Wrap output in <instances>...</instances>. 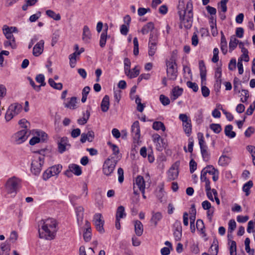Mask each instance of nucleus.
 <instances>
[{"label": "nucleus", "mask_w": 255, "mask_h": 255, "mask_svg": "<svg viewBox=\"0 0 255 255\" xmlns=\"http://www.w3.org/2000/svg\"><path fill=\"white\" fill-rule=\"evenodd\" d=\"M3 45L5 47L10 46L12 49H15L16 47V44L15 41H12L11 40H7L4 41Z\"/></svg>", "instance_id": "54"}, {"label": "nucleus", "mask_w": 255, "mask_h": 255, "mask_svg": "<svg viewBox=\"0 0 255 255\" xmlns=\"http://www.w3.org/2000/svg\"><path fill=\"white\" fill-rule=\"evenodd\" d=\"M95 137L94 132L91 130L89 131L87 133H83L81 135L80 141L82 143L85 142L87 140L89 142L93 141Z\"/></svg>", "instance_id": "17"}, {"label": "nucleus", "mask_w": 255, "mask_h": 255, "mask_svg": "<svg viewBox=\"0 0 255 255\" xmlns=\"http://www.w3.org/2000/svg\"><path fill=\"white\" fill-rule=\"evenodd\" d=\"M173 235L176 241H180L182 237V226L180 221L176 220L173 224Z\"/></svg>", "instance_id": "13"}, {"label": "nucleus", "mask_w": 255, "mask_h": 255, "mask_svg": "<svg viewBox=\"0 0 255 255\" xmlns=\"http://www.w3.org/2000/svg\"><path fill=\"white\" fill-rule=\"evenodd\" d=\"M27 133L28 131L25 129H22L15 133L13 136L15 143L16 144H21L25 141L28 136Z\"/></svg>", "instance_id": "10"}, {"label": "nucleus", "mask_w": 255, "mask_h": 255, "mask_svg": "<svg viewBox=\"0 0 255 255\" xmlns=\"http://www.w3.org/2000/svg\"><path fill=\"white\" fill-rule=\"evenodd\" d=\"M44 40H41L33 47L32 54L34 56L37 57L41 55L44 50Z\"/></svg>", "instance_id": "14"}, {"label": "nucleus", "mask_w": 255, "mask_h": 255, "mask_svg": "<svg viewBox=\"0 0 255 255\" xmlns=\"http://www.w3.org/2000/svg\"><path fill=\"white\" fill-rule=\"evenodd\" d=\"M48 83L50 85L51 87L57 90H61L63 87L62 84L61 83H56L55 82L54 80L52 78H50L48 80Z\"/></svg>", "instance_id": "39"}, {"label": "nucleus", "mask_w": 255, "mask_h": 255, "mask_svg": "<svg viewBox=\"0 0 255 255\" xmlns=\"http://www.w3.org/2000/svg\"><path fill=\"white\" fill-rule=\"evenodd\" d=\"M27 79L29 81L30 85L36 91L39 92L40 90V86L36 85L33 80L30 77H28Z\"/></svg>", "instance_id": "62"}, {"label": "nucleus", "mask_w": 255, "mask_h": 255, "mask_svg": "<svg viewBox=\"0 0 255 255\" xmlns=\"http://www.w3.org/2000/svg\"><path fill=\"white\" fill-rule=\"evenodd\" d=\"M41 13L38 11L36 14L31 15L29 17V21L31 22L36 21L41 16Z\"/></svg>", "instance_id": "61"}, {"label": "nucleus", "mask_w": 255, "mask_h": 255, "mask_svg": "<svg viewBox=\"0 0 255 255\" xmlns=\"http://www.w3.org/2000/svg\"><path fill=\"white\" fill-rule=\"evenodd\" d=\"M49 169L50 170V172H51L54 176L57 175L60 172L62 169V166L60 165H54L49 168Z\"/></svg>", "instance_id": "44"}, {"label": "nucleus", "mask_w": 255, "mask_h": 255, "mask_svg": "<svg viewBox=\"0 0 255 255\" xmlns=\"http://www.w3.org/2000/svg\"><path fill=\"white\" fill-rule=\"evenodd\" d=\"M152 128L156 130L161 129L163 131L166 129L164 124L161 122H154L152 125Z\"/></svg>", "instance_id": "36"}, {"label": "nucleus", "mask_w": 255, "mask_h": 255, "mask_svg": "<svg viewBox=\"0 0 255 255\" xmlns=\"http://www.w3.org/2000/svg\"><path fill=\"white\" fill-rule=\"evenodd\" d=\"M199 144L203 160L206 162L208 161L210 159V153L207 150L208 147L205 144L203 135L199 139Z\"/></svg>", "instance_id": "7"}, {"label": "nucleus", "mask_w": 255, "mask_h": 255, "mask_svg": "<svg viewBox=\"0 0 255 255\" xmlns=\"http://www.w3.org/2000/svg\"><path fill=\"white\" fill-rule=\"evenodd\" d=\"M183 91V89L180 88L179 86H176L173 88L172 90L171 99L173 101L175 100L182 94Z\"/></svg>", "instance_id": "23"}, {"label": "nucleus", "mask_w": 255, "mask_h": 255, "mask_svg": "<svg viewBox=\"0 0 255 255\" xmlns=\"http://www.w3.org/2000/svg\"><path fill=\"white\" fill-rule=\"evenodd\" d=\"M35 80L37 82L40 83V87L41 86H44L46 85L44 76L42 74L37 75L35 78Z\"/></svg>", "instance_id": "49"}, {"label": "nucleus", "mask_w": 255, "mask_h": 255, "mask_svg": "<svg viewBox=\"0 0 255 255\" xmlns=\"http://www.w3.org/2000/svg\"><path fill=\"white\" fill-rule=\"evenodd\" d=\"M253 186V182L252 180H250L246 183L243 187V191L246 193L247 196L250 194V189Z\"/></svg>", "instance_id": "34"}, {"label": "nucleus", "mask_w": 255, "mask_h": 255, "mask_svg": "<svg viewBox=\"0 0 255 255\" xmlns=\"http://www.w3.org/2000/svg\"><path fill=\"white\" fill-rule=\"evenodd\" d=\"M44 157L39 156L37 159L32 160L31 164V171L34 175L37 176L40 173L44 164Z\"/></svg>", "instance_id": "6"}, {"label": "nucleus", "mask_w": 255, "mask_h": 255, "mask_svg": "<svg viewBox=\"0 0 255 255\" xmlns=\"http://www.w3.org/2000/svg\"><path fill=\"white\" fill-rule=\"evenodd\" d=\"M105 26L106 28L101 33L100 39V46L102 48L105 46L107 38V31L108 30V24L107 23L105 24Z\"/></svg>", "instance_id": "18"}, {"label": "nucleus", "mask_w": 255, "mask_h": 255, "mask_svg": "<svg viewBox=\"0 0 255 255\" xmlns=\"http://www.w3.org/2000/svg\"><path fill=\"white\" fill-rule=\"evenodd\" d=\"M8 108L12 113L15 116L18 115L22 110V106L21 104L15 103L11 104Z\"/></svg>", "instance_id": "22"}, {"label": "nucleus", "mask_w": 255, "mask_h": 255, "mask_svg": "<svg viewBox=\"0 0 255 255\" xmlns=\"http://www.w3.org/2000/svg\"><path fill=\"white\" fill-rule=\"evenodd\" d=\"M76 97H73L70 99V100L67 103H64V106L65 108L73 110L76 109L77 108L76 105Z\"/></svg>", "instance_id": "32"}, {"label": "nucleus", "mask_w": 255, "mask_h": 255, "mask_svg": "<svg viewBox=\"0 0 255 255\" xmlns=\"http://www.w3.org/2000/svg\"><path fill=\"white\" fill-rule=\"evenodd\" d=\"M230 162V158L226 155H222L219 159V164L224 166L227 165Z\"/></svg>", "instance_id": "41"}, {"label": "nucleus", "mask_w": 255, "mask_h": 255, "mask_svg": "<svg viewBox=\"0 0 255 255\" xmlns=\"http://www.w3.org/2000/svg\"><path fill=\"white\" fill-rule=\"evenodd\" d=\"M41 228L38 230L39 237L41 239L48 240L55 238L56 233L58 231L56 221L52 218L42 220L39 223Z\"/></svg>", "instance_id": "1"}, {"label": "nucleus", "mask_w": 255, "mask_h": 255, "mask_svg": "<svg viewBox=\"0 0 255 255\" xmlns=\"http://www.w3.org/2000/svg\"><path fill=\"white\" fill-rule=\"evenodd\" d=\"M184 130L187 136H189L192 131V125L191 120L185 123H183Z\"/></svg>", "instance_id": "35"}, {"label": "nucleus", "mask_w": 255, "mask_h": 255, "mask_svg": "<svg viewBox=\"0 0 255 255\" xmlns=\"http://www.w3.org/2000/svg\"><path fill=\"white\" fill-rule=\"evenodd\" d=\"M237 245L236 243L234 241L231 242L230 247V255H237Z\"/></svg>", "instance_id": "47"}, {"label": "nucleus", "mask_w": 255, "mask_h": 255, "mask_svg": "<svg viewBox=\"0 0 255 255\" xmlns=\"http://www.w3.org/2000/svg\"><path fill=\"white\" fill-rule=\"evenodd\" d=\"M110 106V98L108 95H105L101 102V110L103 112H107L109 109Z\"/></svg>", "instance_id": "19"}, {"label": "nucleus", "mask_w": 255, "mask_h": 255, "mask_svg": "<svg viewBox=\"0 0 255 255\" xmlns=\"http://www.w3.org/2000/svg\"><path fill=\"white\" fill-rule=\"evenodd\" d=\"M10 247L9 245L6 243H2L0 247V255H9Z\"/></svg>", "instance_id": "30"}, {"label": "nucleus", "mask_w": 255, "mask_h": 255, "mask_svg": "<svg viewBox=\"0 0 255 255\" xmlns=\"http://www.w3.org/2000/svg\"><path fill=\"white\" fill-rule=\"evenodd\" d=\"M148 53L149 56H153L156 53L157 49V44H148Z\"/></svg>", "instance_id": "42"}, {"label": "nucleus", "mask_w": 255, "mask_h": 255, "mask_svg": "<svg viewBox=\"0 0 255 255\" xmlns=\"http://www.w3.org/2000/svg\"><path fill=\"white\" fill-rule=\"evenodd\" d=\"M90 116V112L88 110L86 111V114H84V116L82 118L78 120L77 122L79 125H83L85 124L88 120Z\"/></svg>", "instance_id": "40"}, {"label": "nucleus", "mask_w": 255, "mask_h": 255, "mask_svg": "<svg viewBox=\"0 0 255 255\" xmlns=\"http://www.w3.org/2000/svg\"><path fill=\"white\" fill-rule=\"evenodd\" d=\"M184 10H185L186 14H193V4L191 0H189L187 2L186 4V9Z\"/></svg>", "instance_id": "55"}, {"label": "nucleus", "mask_w": 255, "mask_h": 255, "mask_svg": "<svg viewBox=\"0 0 255 255\" xmlns=\"http://www.w3.org/2000/svg\"><path fill=\"white\" fill-rule=\"evenodd\" d=\"M3 32L7 39L11 40L13 41H15L13 34L9 30V27L4 25L3 27Z\"/></svg>", "instance_id": "31"}, {"label": "nucleus", "mask_w": 255, "mask_h": 255, "mask_svg": "<svg viewBox=\"0 0 255 255\" xmlns=\"http://www.w3.org/2000/svg\"><path fill=\"white\" fill-rule=\"evenodd\" d=\"M131 135L132 136L134 142H138L140 136V127L138 121H135L132 124L131 127Z\"/></svg>", "instance_id": "11"}, {"label": "nucleus", "mask_w": 255, "mask_h": 255, "mask_svg": "<svg viewBox=\"0 0 255 255\" xmlns=\"http://www.w3.org/2000/svg\"><path fill=\"white\" fill-rule=\"evenodd\" d=\"M199 66L202 85H203L204 83L205 84L206 80V69L204 62L203 60L199 61Z\"/></svg>", "instance_id": "16"}, {"label": "nucleus", "mask_w": 255, "mask_h": 255, "mask_svg": "<svg viewBox=\"0 0 255 255\" xmlns=\"http://www.w3.org/2000/svg\"><path fill=\"white\" fill-rule=\"evenodd\" d=\"M71 145L69 143V140L67 137H61L58 141V149L60 153H63L68 148L70 147Z\"/></svg>", "instance_id": "12"}, {"label": "nucleus", "mask_w": 255, "mask_h": 255, "mask_svg": "<svg viewBox=\"0 0 255 255\" xmlns=\"http://www.w3.org/2000/svg\"><path fill=\"white\" fill-rule=\"evenodd\" d=\"M21 180L13 176L9 178L5 184V187L8 194H14L15 195L18 192L20 186Z\"/></svg>", "instance_id": "2"}, {"label": "nucleus", "mask_w": 255, "mask_h": 255, "mask_svg": "<svg viewBox=\"0 0 255 255\" xmlns=\"http://www.w3.org/2000/svg\"><path fill=\"white\" fill-rule=\"evenodd\" d=\"M158 43V34L156 31L151 32L149 35L148 44H157Z\"/></svg>", "instance_id": "26"}, {"label": "nucleus", "mask_w": 255, "mask_h": 255, "mask_svg": "<svg viewBox=\"0 0 255 255\" xmlns=\"http://www.w3.org/2000/svg\"><path fill=\"white\" fill-rule=\"evenodd\" d=\"M210 128L216 133H219L222 130L221 126L218 124H211L210 125Z\"/></svg>", "instance_id": "45"}, {"label": "nucleus", "mask_w": 255, "mask_h": 255, "mask_svg": "<svg viewBox=\"0 0 255 255\" xmlns=\"http://www.w3.org/2000/svg\"><path fill=\"white\" fill-rule=\"evenodd\" d=\"M159 100L161 104L164 106L168 105L170 102L169 99L164 95H160Z\"/></svg>", "instance_id": "52"}, {"label": "nucleus", "mask_w": 255, "mask_h": 255, "mask_svg": "<svg viewBox=\"0 0 255 255\" xmlns=\"http://www.w3.org/2000/svg\"><path fill=\"white\" fill-rule=\"evenodd\" d=\"M91 33L87 25H85L83 29L82 39L85 42H89L91 38Z\"/></svg>", "instance_id": "20"}, {"label": "nucleus", "mask_w": 255, "mask_h": 255, "mask_svg": "<svg viewBox=\"0 0 255 255\" xmlns=\"http://www.w3.org/2000/svg\"><path fill=\"white\" fill-rule=\"evenodd\" d=\"M18 124L21 127V128H23L27 130L28 127L27 125H29V123L25 119L19 120L18 122Z\"/></svg>", "instance_id": "63"}, {"label": "nucleus", "mask_w": 255, "mask_h": 255, "mask_svg": "<svg viewBox=\"0 0 255 255\" xmlns=\"http://www.w3.org/2000/svg\"><path fill=\"white\" fill-rule=\"evenodd\" d=\"M233 126L231 125H227L224 129L225 135L230 138H232L236 136V133L235 131H233Z\"/></svg>", "instance_id": "25"}, {"label": "nucleus", "mask_w": 255, "mask_h": 255, "mask_svg": "<svg viewBox=\"0 0 255 255\" xmlns=\"http://www.w3.org/2000/svg\"><path fill=\"white\" fill-rule=\"evenodd\" d=\"M126 216V213H125V208L123 206H120L118 207L116 212V218L121 219Z\"/></svg>", "instance_id": "33"}, {"label": "nucleus", "mask_w": 255, "mask_h": 255, "mask_svg": "<svg viewBox=\"0 0 255 255\" xmlns=\"http://www.w3.org/2000/svg\"><path fill=\"white\" fill-rule=\"evenodd\" d=\"M53 176H54V175L51 172H50V170L48 168L43 173L42 177L43 180H46Z\"/></svg>", "instance_id": "64"}, {"label": "nucleus", "mask_w": 255, "mask_h": 255, "mask_svg": "<svg viewBox=\"0 0 255 255\" xmlns=\"http://www.w3.org/2000/svg\"><path fill=\"white\" fill-rule=\"evenodd\" d=\"M236 228V223L234 220L232 219L229 222L228 233H232Z\"/></svg>", "instance_id": "58"}, {"label": "nucleus", "mask_w": 255, "mask_h": 255, "mask_svg": "<svg viewBox=\"0 0 255 255\" xmlns=\"http://www.w3.org/2000/svg\"><path fill=\"white\" fill-rule=\"evenodd\" d=\"M46 14L50 18H53L55 20H59L61 19L60 15L58 13L56 14L54 11L52 10H47Z\"/></svg>", "instance_id": "38"}, {"label": "nucleus", "mask_w": 255, "mask_h": 255, "mask_svg": "<svg viewBox=\"0 0 255 255\" xmlns=\"http://www.w3.org/2000/svg\"><path fill=\"white\" fill-rule=\"evenodd\" d=\"M134 231L137 236H141L143 232V225L141 222L136 220L134 223Z\"/></svg>", "instance_id": "24"}, {"label": "nucleus", "mask_w": 255, "mask_h": 255, "mask_svg": "<svg viewBox=\"0 0 255 255\" xmlns=\"http://www.w3.org/2000/svg\"><path fill=\"white\" fill-rule=\"evenodd\" d=\"M190 172L193 173L197 169V163L195 161L192 159L189 162Z\"/></svg>", "instance_id": "57"}, {"label": "nucleus", "mask_w": 255, "mask_h": 255, "mask_svg": "<svg viewBox=\"0 0 255 255\" xmlns=\"http://www.w3.org/2000/svg\"><path fill=\"white\" fill-rule=\"evenodd\" d=\"M69 169L77 176H79L82 174V169L81 167L76 164H71L69 165Z\"/></svg>", "instance_id": "27"}, {"label": "nucleus", "mask_w": 255, "mask_h": 255, "mask_svg": "<svg viewBox=\"0 0 255 255\" xmlns=\"http://www.w3.org/2000/svg\"><path fill=\"white\" fill-rule=\"evenodd\" d=\"M201 92L203 96L204 97H208L210 94V90L209 88L205 85H202Z\"/></svg>", "instance_id": "60"}, {"label": "nucleus", "mask_w": 255, "mask_h": 255, "mask_svg": "<svg viewBox=\"0 0 255 255\" xmlns=\"http://www.w3.org/2000/svg\"><path fill=\"white\" fill-rule=\"evenodd\" d=\"M187 86L193 90L194 92H196L198 90V85L195 82H192L191 81H188L187 82Z\"/></svg>", "instance_id": "56"}, {"label": "nucleus", "mask_w": 255, "mask_h": 255, "mask_svg": "<svg viewBox=\"0 0 255 255\" xmlns=\"http://www.w3.org/2000/svg\"><path fill=\"white\" fill-rule=\"evenodd\" d=\"M195 120L198 125L201 124L203 121V115L201 110L198 111L195 116Z\"/></svg>", "instance_id": "51"}, {"label": "nucleus", "mask_w": 255, "mask_h": 255, "mask_svg": "<svg viewBox=\"0 0 255 255\" xmlns=\"http://www.w3.org/2000/svg\"><path fill=\"white\" fill-rule=\"evenodd\" d=\"M133 185L135 186H137V188L141 192L142 194L144 193L145 192V182L142 176H138L135 180V182L133 183Z\"/></svg>", "instance_id": "15"}, {"label": "nucleus", "mask_w": 255, "mask_h": 255, "mask_svg": "<svg viewBox=\"0 0 255 255\" xmlns=\"http://www.w3.org/2000/svg\"><path fill=\"white\" fill-rule=\"evenodd\" d=\"M77 55L74 52L70 54L69 56L70 60V65L72 68H74L76 64V57Z\"/></svg>", "instance_id": "50"}, {"label": "nucleus", "mask_w": 255, "mask_h": 255, "mask_svg": "<svg viewBox=\"0 0 255 255\" xmlns=\"http://www.w3.org/2000/svg\"><path fill=\"white\" fill-rule=\"evenodd\" d=\"M221 49L223 53L225 55L227 52V42L223 32H221Z\"/></svg>", "instance_id": "28"}, {"label": "nucleus", "mask_w": 255, "mask_h": 255, "mask_svg": "<svg viewBox=\"0 0 255 255\" xmlns=\"http://www.w3.org/2000/svg\"><path fill=\"white\" fill-rule=\"evenodd\" d=\"M205 168L207 169V173L212 176L215 175L217 172H219L218 170L215 168V167L211 165L206 166Z\"/></svg>", "instance_id": "46"}, {"label": "nucleus", "mask_w": 255, "mask_h": 255, "mask_svg": "<svg viewBox=\"0 0 255 255\" xmlns=\"http://www.w3.org/2000/svg\"><path fill=\"white\" fill-rule=\"evenodd\" d=\"M166 73L168 79L175 80L177 76V67L175 58L172 56L169 60H166Z\"/></svg>", "instance_id": "3"}, {"label": "nucleus", "mask_w": 255, "mask_h": 255, "mask_svg": "<svg viewBox=\"0 0 255 255\" xmlns=\"http://www.w3.org/2000/svg\"><path fill=\"white\" fill-rule=\"evenodd\" d=\"M162 218V215L159 212H152V217L150 219L151 223H153L155 227H156L157 223Z\"/></svg>", "instance_id": "21"}, {"label": "nucleus", "mask_w": 255, "mask_h": 255, "mask_svg": "<svg viewBox=\"0 0 255 255\" xmlns=\"http://www.w3.org/2000/svg\"><path fill=\"white\" fill-rule=\"evenodd\" d=\"M38 137L40 138V141L45 142L47 139V134L43 131H37L36 132Z\"/></svg>", "instance_id": "53"}, {"label": "nucleus", "mask_w": 255, "mask_h": 255, "mask_svg": "<svg viewBox=\"0 0 255 255\" xmlns=\"http://www.w3.org/2000/svg\"><path fill=\"white\" fill-rule=\"evenodd\" d=\"M179 163L176 162L168 170L167 172V180L169 181L175 180L178 176V166Z\"/></svg>", "instance_id": "8"}, {"label": "nucleus", "mask_w": 255, "mask_h": 255, "mask_svg": "<svg viewBox=\"0 0 255 255\" xmlns=\"http://www.w3.org/2000/svg\"><path fill=\"white\" fill-rule=\"evenodd\" d=\"M118 174L119 175L118 181L120 183H123L124 180V170L122 168L120 167L118 170Z\"/></svg>", "instance_id": "59"}, {"label": "nucleus", "mask_w": 255, "mask_h": 255, "mask_svg": "<svg viewBox=\"0 0 255 255\" xmlns=\"http://www.w3.org/2000/svg\"><path fill=\"white\" fill-rule=\"evenodd\" d=\"M154 28V25L153 22H149L144 25L141 30V32L144 35L148 33L149 31L152 32V30Z\"/></svg>", "instance_id": "29"}, {"label": "nucleus", "mask_w": 255, "mask_h": 255, "mask_svg": "<svg viewBox=\"0 0 255 255\" xmlns=\"http://www.w3.org/2000/svg\"><path fill=\"white\" fill-rule=\"evenodd\" d=\"M239 42V40L235 38L234 36H232L230 39L229 42V50L230 51H232L234 50Z\"/></svg>", "instance_id": "37"}, {"label": "nucleus", "mask_w": 255, "mask_h": 255, "mask_svg": "<svg viewBox=\"0 0 255 255\" xmlns=\"http://www.w3.org/2000/svg\"><path fill=\"white\" fill-rule=\"evenodd\" d=\"M117 163V161L114 157L107 159L103 166V173L107 176L110 175L114 171Z\"/></svg>", "instance_id": "5"}, {"label": "nucleus", "mask_w": 255, "mask_h": 255, "mask_svg": "<svg viewBox=\"0 0 255 255\" xmlns=\"http://www.w3.org/2000/svg\"><path fill=\"white\" fill-rule=\"evenodd\" d=\"M178 13L181 24H183L187 29L191 28L193 23V14H186L185 10H179Z\"/></svg>", "instance_id": "4"}, {"label": "nucleus", "mask_w": 255, "mask_h": 255, "mask_svg": "<svg viewBox=\"0 0 255 255\" xmlns=\"http://www.w3.org/2000/svg\"><path fill=\"white\" fill-rule=\"evenodd\" d=\"M102 215L100 213L96 214L93 218V222L96 226L97 230L100 233L103 234L105 232L103 226L104 221L102 220Z\"/></svg>", "instance_id": "9"}, {"label": "nucleus", "mask_w": 255, "mask_h": 255, "mask_svg": "<svg viewBox=\"0 0 255 255\" xmlns=\"http://www.w3.org/2000/svg\"><path fill=\"white\" fill-rule=\"evenodd\" d=\"M196 226L197 230L201 232L202 234H205V226L203 221L201 219H198L196 221Z\"/></svg>", "instance_id": "43"}, {"label": "nucleus", "mask_w": 255, "mask_h": 255, "mask_svg": "<svg viewBox=\"0 0 255 255\" xmlns=\"http://www.w3.org/2000/svg\"><path fill=\"white\" fill-rule=\"evenodd\" d=\"M83 211L84 209L81 207H79L78 208H77L76 213L77 216V221L78 224L79 223L80 221L82 222L83 220Z\"/></svg>", "instance_id": "48"}]
</instances>
